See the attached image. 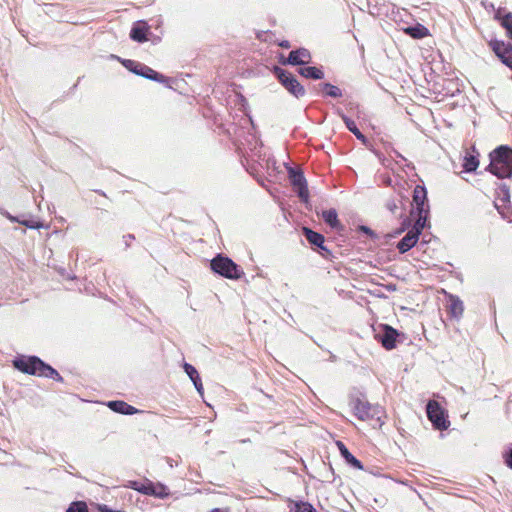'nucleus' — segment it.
Here are the masks:
<instances>
[{"label": "nucleus", "mask_w": 512, "mask_h": 512, "mask_svg": "<svg viewBox=\"0 0 512 512\" xmlns=\"http://www.w3.org/2000/svg\"><path fill=\"white\" fill-rule=\"evenodd\" d=\"M303 234L307 241L313 246L320 248L325 243V238L322 234L315 232L308 227H303Z\"/></svg>", "instance_id": "aec40b11"}, {"label": "nucleus", "mask_w": 512, "mask_h": 512, "mask_svg": "<svg viewBox=\"0 0 512 512\" xmlns=\"http://www.w3.org/2000/svg\"><path fill=\"white\" fill-rule=\"evenodd\" d=\"M183 368H184V371L186 372V374L188 375V377L193 382L197 392L200 395H203L204 388H203L201 378H200L199 373L196 370V368L189 363H184Z\"/></svg>", "instance_id": "2eb2a0df"}, {"label": "nucleus", "mask_w": 512, "mask_h": 512, "mask_svg": "<svg viewBox=\"0 0 512 512\" xmlns=\"http://www.w3.org/2000/svg\"><path fill=\"white\" fill-rule=\"evenodd\" d=\"M449 300V312L451 316L454 318H460L464 312L463 302L459 299V297L454 295H450Z\"/></svg>", "instance_id": "5701e85b"}, {"label": "nucleus", "mask_w": 512, "mask_h": 512, "mask_svg": "<svg viewBox=\"0 0 512 512\" xmlns=\"http://www.w3.org/2000/svg\"><path fill=\"white\" fill-rule=\"evenodd\" d=\"M121 63L123 66L128 69L129 71L133 72L136 75L142 76L146 79L156 81L159 83H166L168 82V78L165 77L163 74L158 73L157 71L153 70L149 66L142 64L140 62H137L135 60L130 59H123L121 60Z\"/></svg>", "instance_id": "20e7f679"}, {"label": "nucleus", "mask_w": 512, "mask_h": 512, "mask_svg": "<svg viewBox=\"0 0 512 512\" xmlns=\"http://www.w3.org/2000/svg\"><path fill=\"white\" fill-rule=\"evenodd\" d=\"M490 45L501 61L512 69V44L496 40Z\"/></svg>", "instance_id": "9d476101"}, {"label": "nucleus", "mask_w": 512, "mask_h": 512, "mask_svg": "<svg viewBox=\"0 0 512 512\" xmlns=\"http://www.w3.org/2000/svg\"><path fill=\"white\" fill-rule=\"evenodd\" d=\"M349 407L351 408L354 416L361 421L373 422V426L378 427H381L384 424V421H382V416L384 414L382 407L371 404L363 395H351L349 398Z\"/></svg>", "instance_id": "f257e3e1"}, {"label": "nucleus", "mask_w": 512, "mask_h": 512, "mask_svg": "<svg viewBox=\"0 0 512 512\" xmlns=\"http://www.w3.org/2000/svg\"><path fill=\"white\" fill-rule=\"evenodd\" d=\"M322 218L331 228H338L340 226L338 214L335 209L324 210L322 212Z\"/></svg>", "instance_id": "b1692460"}, {"label": "nucleus", "mask_w": 512, "mask_h": 512, "mask_svg": "<svg viewBox=\"0 0 512 512\" xmlns=\"http://www.w3.org/2000/svg\"><path fill=\"white\" fill-rule=\"evenodd\" d=\"M40 376L54 379L55 381L62 382L63 377L49 364L43 363Z\"/></svg>", "instance_id": "a878e982"}, {"label": "nucleus", "mask_w": 512, "mask_h": 512, "mask_svg": "<svg viewBox=\"0 0 512 512\" xmlns=\"http://www.w3.org/2000/svg\"><path fill=\"white\" fill-rule=\"evenodd\" d=\"M289 180L294 190L296 191L298 197L307 202L309 198V191L307 187V181L303 175V172L300 170H296L290 168L288 170Z\"/></svg>", "instance_id": "6e6552de"}, {"label": "nucleus", "mask_w": 512, "mask_h": 512, "mask_svg": "<svg viewBox=\"0 0 512 512\" xmlns=\"http://www.w3.org/2000/svg\"><path fill=\"white\" fill-rule=\"evenodd\" d=\"M319 253L322 255V257H324L325 259H331L332 258V252L330 251V249H328L325 244H323L320 248H319Z\"/></svg>", "instance_id": "72a5a7b5"}, {"label": "nucleus", "mask_w": 512, "mask_h": 512, "mask_svg": "<svg viewBox=\"0 0 512 512\" xmlns=\"http://www.w3.org/2000/svg\"><path fill=\"white\" fill-rule=\"evenodd\" d=\"M489 157L490 163L486 170L500 179L512 176V148L501 145L494 149Z\"/></svg>", "instance_id": "f03ea898"}, {"label": "nucleus", "mask_w": 512, "mask_h": 512, "mask_svg": "<svg viewBox=\"0 0 512 512\" xmlns=\"http://www.w3.org/2000/svg\"><path fill=\"white\" fill-rule=\"evenodd\" d=\"M210 268L214 273L231 280H238L245 275L239 265L223 254L216 255L210 261Z\"/></svg>", "instance_id": "7ed1b4c3"}, {"label": "nucleus", "mask_w": 512, "mask_h": 512, "mask_svg": "<svg viewBox=\"0 0 512 512\" xmlns=\"http://www.w3.org/2000/svg\"><path fill=\"white\" fill-rule=\"evenodd\" d=\"M413 204L417 214H421L422 212H429V206L427 204V191L425 187L417 185L414 188Z\"/></svg>", "instance_id": "f8f14e48"}, {"label": "nucleus", "mask_w": 512, "mask_h": 512, "mask_svg": "<svg viewBox=\"0 0 512 512\" xmlns=\"http://www.w3.org/2000/svg\"><path fill=\"white\" fill-rule=\"evenodd\" d=\"M428 214H429V212H422L421 214H417V218L414 222V225L410 229L418 236H420L422 230L424 229V227L426 225Z\"/></svg>", "instance_id": "bb28decb"}, {"label": "nucleus", "mask_w": 512, "mask_h": 512, "mask_svg": "<svg viewBox=\"0 0 512 512\" xmlns=\"http://www.w3.org/2000/svg\"><path fill=\"white\" fill-rule=\"evenodd\" d=\"M274 73L277 76L280 83L295 97H303L306 93L305 88L299 83L297 78L290 72L275 67Z\"/></svg>", "instance_id": "423d86ee"}, {"label": "nucleus", "mask_w": 512, "mask_h": 512, "mask_svg": "<svg viewBox=\"0 0 512 512\" xmlns=\"http://www.w3.org/2000/svg\"><path fill=\"white\" fill-rule=\"evenodd\" d=\"M107 406L114 412L123 414V415H133L138 412V409L131 406L122 400H113L107 403Z\"/></svg>", "instance_id": "ddd939ff"}, {"label": "nucleus", "mask_w": 512, "mask_h": 512, "mask_svg": "<svg viewBox=\"0 0 512 512\" xmlns=\"http://www.w3.org/2000/svg\"><path fill=\"white\" fill-rule=\"evenodd\" d=\"M131 487L145 495L149 496H162V492H157L155 484L148 481L147 483L133 482Z\"/></svg>", "instance_id": "a211bd4d"}, {"label": "nucleus", "mask_w": 512, "mask_h": 512, "mask_svg": "<svg viewBox=\"0 0 512 512\" xmlns=\"http://www.w3.org/2000/svg\"><path fill=\"white\" fill-rule=\"evenodd\" d=\"M155 487H156L157 492H162V494H163L162 496H157L158 498H165L168 496L169 493H168L167 487L165 485L159 483V484L155 485Z\"/></svg>", "instance_id": "f704fd0d"}, {"label": "nucleus", "mask_w": 512, "mask_h": 512, "mask_svg": "<svg viewBox=\"0 0 512 512\" xmlns=\"http://www.w3.org/2000/svg\"><path fill=\"white\" fill-rule=\"evenodd\" d=\"M99 510L101 512H124L122 510H113L111 508H109L107 505L105 504H102V505H99Z\"/></svg>", "instance_id": "4c0bfd02"}, {"label": "nucleus", "mask_w": 512, "mask_h": 512, "mask_svg": "<svg viewBox=\"0 0 512 512\" xmlns=\"http://www.w3.org/2000/svg\"><path fill=\"white\" fill-rule=\"evenodd\" d=\"M478 166L479 160L477 156L468 154L464 157L463 169L465 172H474L478 168Z\"/></svg>", "instance_id": "c85d7f7f"}, {"label": "nucleus", "mask_w": 512, "mask_h": 512, "mask_svg": "<svg viewBox=\"0 0 512 512\" xmlns=\"http://www.w3.org/2000/svg\"><path fill=\"white\" fill-rule=\"evenodd\" d=\"M337 445L339 447L340 453L342 457L346 460L348 464H350L352 467L362 470L363 465L361 461H359L353 454L350 453V451L347 449V447L340 441L337 442Z\"/></svg>", "instance_id": "6ab92c4d"}, {"label": "nucleus", "mask_w": 512, "mask_h": 512, "mask_svg": "<svg viewBox=\"0 0 512 512\" xmlns=\"http://www.w3.org/2000/svg\"><path fill=\"white\" fill-rule=\"evenodd\" d=\"M22 224H24L26 227L28 228H32V229H38L40 227H42V225L38 222H35V221H21Z\"/></svg>", "instance_id": "c9c22d12"}, {"label": "nucleus", "mask_w": 512, "mask_h": 512, "mask_svg": "<svg viewBox=\"0 0 512 512\" xmlns=\"http://www.w3.org/2000/svg\"><path fill=\"white\" fill-rule=\"evenodd\" d=\"M339 115L342 118L343 122L345 123L346 128L351 133H353L358 140H361L363 143H365L367 139L363 135V133L358 129L356 123L342 112H339Z\"/></svg>", "instance_id": "4be33fe9"}, {"label": "nucleus", "mask_w": 512, "mask_h": 512, "mask_svg": "<svg viewBox=\"0 0 512 512\" xmlns=\"http://www.w3.org/2000/svg\"><path fill=\"white\" fill-rule=\"evenodd\" d=\"M210 512H222V511H221V509H219V508H214V509H212Z\"/></svg>", "instance_id": "79ce46f5"}, {"label": "nucleus", "mask_w": 512, "mask_h": 512, "mask_svg": "<svg viewBox=\"0 0 512 512\" xmlns=\"http://www.w3.org/2000/svg\"><path fill=\"white\" fill-rule=\"evenodd\" d=\"M279 46H281L283 48H289L290 47V43H289V41L284 40L281 43H279Z\"/></svg>", "instance_id": "a19ab883"}, {"label": "nucleus", "mask_w": 512, "mask_h": 512, "mask_svg": "<svg viewBox=\"0 0 512 512\" xmlns=\"http://www.w3.org/2000/svg\"><path fill=\"white\" fill-rule=\"evenodd\" d=\"M292 512H317L316 509L308 502H296Z\"/></svg>", "instance_id": "c756f323"}, {"label": "nucleus", "mask_w": 512, "mask_h": 512, "mask_svg": "<svg viewBox=\"0 0 512 512\" xmlns=\"http://www.w3.org/2000/svg\"><path fill=\"white\" fill-rule=\"evenodd\" d=\"M360 229L367 235H370V236L374 235V232L367 226H361Z\"/></svg>", "instance_id": "ea45409f"}, {"label": "nucleus", "mask_w": 512, "mask_h": 512, "mask_svg": "<svg viewBox=\"0 0 512 512\" xmlns=\"http://www.w3.org/2000/svg\"><path fill=\"white\" fill-rule=\"evenodd\" d=\"M44 361H42L37 356H18L15 357L12 361L13 367L19 370L22 373L29 375L40 376L42 366Z\"/></svg>", "instance_id": "39448f33"}, {"label": "nucleus", "mask_w": 512, "mask_h": 512, "mask_svg": "<svg viewBox=\"0 0 512 512\" xmlns=\"http://www.w3.org/2000/svg\"><path fill=\"white\" fill-rule=\"evenodd\" d=\"M405 32L415 39H421L428 35V29L421 24L408 27L405 29Z\"/></svg>", "instance_id": "393cba45"}, {"label": "nucleus", "mask_w": 512, "mask_h": 512, "mask_svg": "<svg viewBox=\"0 0 512 512\" xmlns=\"http://www.w3.org/2000/svg\"><path fill=\"white\" fill-rule=\"evenodd\" d=\"M506 464L512 469V448L509 450L506 456Z\"/></svg>", "instance_id": "58836bf2"}, {"label": "nucleus", "mask_w": 512, "mask_h": 512, "mask_svg": "<svg viewBox=\"0 0 512 512\" xmlns=\"http://www.w3.org/2000/svg\"><path fill=\"white\" fill-rule=\"evenodd\" d=\"M298 73L308 79L320 80L324 78V72L318 67H300Z\"/></svg>", "instance_id": "412c9836"}, {"label": "nucleus", "mask_w": 512, "mask_h": 512, "mask_svg": "<svg viewBox=\"0 0 512 512\" xmlns=\"http://www.w3.org/2000/svg\"><path fill=\"white\" fill-rule=\"evenodd\" d=\"M385 206L393 214H395L398 210V205L394 199L387 200Z\"/></svg>", "instance_id": "473e14b6"}, {"label": "nucleus", "mask_w": 512, "mask_h": 512, "mask_svg": "<svg viewBox=\"0 0 512 512\" xmlns=\"http://www.w3.org/2000/svg\"><path fill=\"white\" fill-rule=\"evenodd\" d=\"M147 30L148 28L144 22H137L130 31V37L136 42L143 43L148 40Z\"/></svg>", "instance_id": "dca6fc26"}, {"label": "nucleus", "mask_w": 512, "mask_h": 512, "mask_svg": "<svg viewBox=\"0 0 512 512\" xmlns=\"http://www.w3.org/2000/svg\"><path fill=\"white\" fill-rule=\"evenodd\" d=\"M135 239V236L133 234H127L123 236V240L125 243L126 248L130 246L131 241Z\"/></svg>", "instance_id": "e433bc0d"}, {"label": "nucleus", "mask_w": 512, "mask_h": 512, "mask_svg": "<svg viewBox=\"0 0 512 512\" xmlns=\"http://www.w3.org/2000/svg\"><path fill=\"white\" fill-rule=\"evenodd\" d=\"M495 19L500 22L501 26L506 30L507 36L512 40V13L502 14V10L498 9L495 13Z\"/></svg>", "instance_id": "f3484780"}, {"label": "nucleus", "mask_w": 512, "mask_h": 512, "mask_svg": "<svg viewBox=\"0 0 512 512\" xmlns=\"http://www.w3.org/2000/svg\"><path fill=\"white\" fill-rule=\"evenodd\" d=\"M311 61L310 51L306 48H299L292 50L289 53L288 58L283 61V64H289L294 66H303Z\"/></svg>", "instance_id": "9b49d317"}, {"label": "nucleus", "mask_w": 512, "mask_h": 512, "mask_svg": "<svg viewBox=\"0 0 512 512\" xmlns=\"http://www.w3.org/2000/svg\"><path fill=\"white\" fill-rule=\"evenodd\" d=\"M319 87L325 92V94L332 98L342 97V91L337 86L331 83H320Z\"/></svg>", "instance_id": "cd10ccee"}, {"label": "nucleus", "mask_w": 512, "mask_h": 512, "mask_svg": "<svg viewBox=\"0 0 512 512\" xmlns=\"http://www.w3.org/2000/svg\"><path fill=\"white\" fill-rule=\"evenodd\" d=\"M396 155H397L398 157L403 158V157L401 156V154H399L398 152H396Z\"/></svg>", "instance_id": "37998d69"}, {"label": "nucleus", "mask_w": 512, "mask_h": 512, "mask_svg": "<svg viewBox=\"0 0 512 512\" xmlns=\"http://www.w3.org/2000/svg\"><path fill=\"white\" fill-rule=\"evenodd\" d=\"M419 236L409 230L407 234L398 242L397 249L401 254L408 252L418 242Z\"/></svg>", "instance_id": "4468645a"}, {"label": "nucleus", "mask_w": 512, "mask_h": 512, "mask_svg": "<svg viewBox=\"0 0 512 512\" xmlns=\"http://www.w3.org/2000/svg\"><path fill=\"white\" fill-rule=\"evenodd\" d=\"M498 198L500 199V201H502L503 203H506V202H509L510 201V192H509V187L506 185V184H501L499 187H498Z\"/></svg>", "instance_id": "2f4dec72"}, {"label": "nucleus", "mask_w": 512, "mask_h": 512, "mask_svg": "<svg viewBox=\"0 0 512 512\" xmlns=\"http://www.w3.org/2000/svg\"><path fill=\"white\" fill-rule=\"evenodd\" d=\"M399 333L393 327L385 324L382 325V329L375 335V338L382 344L387 350H392L396 347V341Z\"/></svg>", "instance_id": "1a4fd4ad"}, {"label": "nucleus", "mask_w": 512, "mask_h": 512, "mask_svg": "<svg viewBox=\"0 0 512 512\" xmlns=\"http://www.w3.org/2000/svg\"><path fill=\"white\" fill-rule=\"evenodd\" d=\"M426 413L428 419L433 424V427L437 430H445L449 427V421L445 411L442 409L440 404L435 400H429L426 405Z\"/></svg>", "instance_id": "0eeeda50"}, {"label": "nucleus", "mask_w": 512, "mask_h": 512, "mask_svg": "<svg viewBox=\"0 0 512 512\" xmlns=\"http://www.w3.org/2000/svg\"><path fill=\"white\" fill-rule=\"evenodd\" d=\"M66 512H89L87 504L83 501H75L70 504Z\"/></svg>", "instance_id": "7c9ffc66"}]
</instances>
